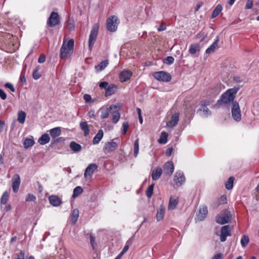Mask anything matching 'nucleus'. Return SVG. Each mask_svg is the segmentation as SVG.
Segmentation results:
<instances>
[{
    "label": "nucleus",
    "mask_w": 259,
    "mask_h": 259,
    "mask_svg": "<svg viewBox=\"0 0 259 259\" xmlns=\"http://www.w3.org/2000/svg\"><path fill=\"white\" fill-rule=\"evenodd\" d=\"M166 29V23L162 21L160 26L157 28V30L159 32H161V31L165 30Z\"/></svg>",
    "instance_id": "8fccbe9b"
},
{
    "label": "nucleus",
    "mask_w": 259,
    "mask_h": 259,
    "mask_svg": "<svg viewBox=\"0 0 259 259\" xmlns=\"http://www.w3.org/2000/svg\"><path fill=\"white\" fill-rule=\"evenodd\" d=\"M174 171V165L172 161L166 162L163 166V171L166 175L171 176Z\"/></svg>",
    "instance_id": "4468645a"
},
{
    "label": "nucleus",
    "mask_w": 259,
    "mask_h": 259,
    "mask_svg": "<svg viewBox=\"0 0 259 259\" xmlns=\"http://www.w3.org/2000/svg\"><path fill=\"white\" fill-rule=\"evenodd\" d=\"M121 105L120 103L116 105H111L109 107H107L105 111L103 109H101L100 111H101V113H119Z\"/></svg>",
    "instance_id": "1a4fd4ad"
},
{
    "label": "nucleus",
    "mask_w": 259,
    "mask_h": 259,
    "mask_svg": "<svg viewBox=\"0 0 259 259\" xmlns=\"http://www.w3.org/2000/svg\"><path fill=\"white\" fill-rule=\"evenodd\" d=\"M228 116V119L227 122H229L233 119L234 121L238 122L241 119V114H225Z\"/></svg>",
    "instance_id": "c756f323"
},
{
    "label": "nucleus",
    "mask_w": 259,
    "mask_h": 259,
    "mask_svg": "<svg viewBox=\"0 0 259 259\" xmlns=\"http://www.w3.org/2000/svg\"><path fill=\"white\" fill-rule=\"evenodd\" d=\"M83 99L86 102H90L92 100V97L90 95L85 94L83 96Z\"/></svg>",
    "instance_id": "680f3d73"
},
{
    "label": "nucleus",
    "mask_w": 259,
    "mask_h": 259,
    "mask_svg": "<svg viewBox=\"0 0 259 259\" xmlns=\"http://www.w3.org/2000/svg\"><path fill=\"white\" fill-rule=\"evenodd\" d=\"M26 114H18L17 120L20 123H24L25 121Z\"/></svg>",
    "instance_id": "09e8293b"
},
{
    "label": "nucleus",
    "mask_w": 259,
    "mask_h": 259,
    "mask_svg": "<svg viewBox=\"0 0 259 259\" xmlns=\"http://www.w3.org/2000/svg\"><path fill=\"white\" fill-rule=\"evenodd\" d=\"M174 62V58L171 56H168L165 58V63L167 64H171Z\"/></svg>",
    "instance_id": "864d4df0"
},
{
    "label": "nucleus",
    "mask_w": 259,
    "mask_h": 259,
    "mask_svg": "<svg viewBox=\"0 0 259 259\" xmlns=\"http://www.w3.org/2000/svg\"><path fill=\"white\" fill-rule=\"evenodd\" d=\"M99 29V25L95 24L91 30L89 38V48L90 50L92 49L94 44L96 40Z\"/></svg>",
    "instance_id": "20e7f679"
},
{
    "label": "nucleus",
    "mask_w": 259,
    "mask_h": 259,
    "mask_svg": "<svg viewBox=\"0 0 259 259\" xmlns=\"http://www.w3.org/2000/svg\"><path fill=\"white\" fill-rule=\"evenodd\" d=\"M5 87L6 88L9 89L12 92H14L15 91V88H14L13 85L10 83H6L5 84Z\"/></svg>",
    "instance_id": "4d7b16f0"
},
{
    "label": "nucleus",
    "mask_w": 259,
    "mask_h": 259,
    "mask_svg": "<svg viewBox=\"0 0 259 259\" xmlns=\"http://www.w3.org/2000/svg\"><path fill=\"white\" fill-rule=\"evenodd\" d=\"M49 200L50 204L54 206H59L62 203L60 199L56 195L50 196L49 198Z\"/></svg>",
    "instance_id": "aec40b11"
},
{
    "label": "nucleus",
    "mask_w": 259,
    "mask_h": 259,
    "mask_svg": "<svg viewBox=\"0 0 259 259\" xmlns=\"http://www.w3.org/2000/svg\"><path fill=\"white\" fill-rule=\"evenodd\" d=\"M219 41V37L217 36L213 42L206 50L205 53L209 54L213 52L215 49L218 48Z\"/></svg>",
    "instance_id": "4be33fe9"
},
{
    "label": "nucleus",
    "mask_w": 259,
    "mask_h": 259,
    "mask_svg": "<svg viewBox=\"0 0 259 259\" xmlns=\"http://www.w3.org/2000/svg\"><path fill=\"white\" fill-rule=\"evenodd\" d=\"M132 239L131 238L127 241L126 244L124 246V247L121 251H122L123 253H125L128 250V249L129 248V246L132 244Z\"/></svg>",
    "instance_id": "de8ad7c7"
},
{
    "label": "nucleus",
    "mask_w": 259,
    "mask_h": 259,
    "mask_svg": "<svg viewBox=\"0 0 259 259\" xmlns=\"http://www.w3.org/2000/svg\"><path fill=\"white\" fill-rule=\"evenodd\" d=\"M208 210L206 206H203L200 209L199 213L197 216V219L198 221H202L204 220L207 214Z\"/></svg>",
    "instance_id": "6ab92c4d"
},
{
    "label": "nucleus",
    "mask_w": 259,
    "mask_h": 259,
    "mask_svg": "<svg viewBox=\"0 0 259 259\" xmlns=\"http://www.w3.org/2000/svg\"><path fill=\"white\" fill-rule=\"evenodd\" d=\"M173 148L172 147H169L165 152V155L167 156H170L172 152Z\"/></svg>",
    "instance_id": "0e129e2a"
},
{
    "label": "nucleus",
    "mask_w": 259,
    "mask_h": 259,
    "mask_svg": "<svg viewBox=\"0 0 259 259\" xmlns=\"http://www.w3.org/2000/svg\"><path fill=\"white\" fill-rule=\"evenodd\" d=\"M132 72L128 70H124L119 74V79L121 82H125L130 79L132 75Z\"/></svg>",
    "instance_id": "2eb2a0df"
},
{
    "label": "nucleus",
    "mask_w": 259,
    "mask_h": 259,
    "mask_svg": "<svg viewBox=\"0 0 259 259\" xmlns=\"http://www.w3.org/2000/svg\"><path fill=\"white\" fill-rule=\"evenodd\" d=\"M139 140L137 139L136 140L134 143V155L136 157L137 156L139 153Z\"/></svg>",
    "instance_id": "c03bdc74"
},
{
    "label": "nucleus",
    "mask_w": 259,
    "mask_h": 259,
    "mask_svg": "<svg viewBox=\"0 0 259 259\" xmlns=\"http://www.w3.org/2000/svg\"><path fill=\"white\" fill-rule=\"evenodd\" d=\"M231 236V232L229 225H226L222 227L221 230L220 240L225 242L228 236Z\"/></svg>",
    "instance_id": "9d476101"
},
{
    "label": "nucleus",
    "mask_w": 259,
    "mask_h": 259,
    "mask_svg": "<svg viewBox=\"0 0 259 259\" xmlns=\"http://www.w3.org/2000/svg\"><path fill=\"white\" fill-rule=\"evenodd\" d=\"M20 177L18 174L14 175L12 178V188L15 193H17L19 189L20 185Z\"/></svg>",
    "instance_id": "ddd939ff"
},
{
    "label": "nucleus",
    "mask_w": 259,
    "mask_h": 259,
    "mask_svg": "<svg viewBox=\"0 0 259 259\" xmlns=\"http://www.w3.org/2000/svg\"><path fill=\"white\" fill-rule=\"evenodd\" d=\"M98 166L95 163L90 164L85 168L84 177L85 178H91L94 172L97 169Z\"/></svg>",
    "instance_id": "9b49d317"
},
{
    "label": "nucleus",
    "mask_w": 259,
    "mask_h": 259,
    "mask_svg": "<svg viewBox=\"0 0 259 259\" xmlns=\"http://www.w3.org/2000/svg\"><path fill=\"white\" fill-rule=\"evenodd\" d=\"M20 80L22 82H26V80L25 75L24 74H22V73L20 75Z\"/></svg>",
    "instance_id": "338daca9"
},
{
    "label": "nucleus",
    "mask_w": 259,
    "mask_h": 259,
    "mask_svg": "<svg viewBox=\"0 0 259 259\" xmlns=\"http://www.w3.org/2000/svg\"><path fill=\"white\" fill-rule=\"evenodd\" d=\"M36 199V197L35 196H34L32 194H29L26 199V201L27 202L32 201H35Z\"/></svg>",
    "instance_id": "5fc2aeb1"
},
{
    "label": "nucleus",
    "mask_w": 259,
    "mask_h": 259,
    "mask_svg": "<svg viewBox=\"0 0 259 259\" xmlns=\"http://www.w3.org/2000/svg\"><path fill=\"white\" fill-rule=\"evenodd\" d=\"M154 187V184L153 183L150 185L146 191V195L148 198H150L153 194V189Z\"/></svg>",
    "instance_id": "a18cd8bd"
},
{
    "label": "nucleus",
    "mask_w": 259,
    "mask_h": 259,
    "mask_svg": "<svg viewBox=\"0 0 259 259\" xmlns=\"http://www.w3.org/2000/svg\"><path fill=\"white\" fill-rule=\"evenodd\" d=\"M70 148L74 152H78L81 150V145L73 141L70 143Z\"/></svg>",
    "instance_id": "7c9ffc66"
},
{
    "label": "nucleus",
    "mask_w": 259,
    "mask_h": 259,
    "mask_svg": "<svg viewBox=\"0 0 259 259\" xmlns=\"http://www.w3.org/2000/svg\"><path fill=\"white\" fill-rule=\"evenodd\" d=\"M165 212V208L164 206L161 205L157 210L156 215V220L160 222L163 220Z\"/></svg>",
    "instance_id": "a211bd4d"
},
{
    "label": "nucleus",
    "mask_w": 259,
    "mask_h": 259,
    "mask_svg": "<svg viewBox=\"0 0 259 259\" xmlns=\"http://www.w3.org/2000/svg\"><path fill=\"white\" fill-rule=\"evenodd\" d=\"M210 105V102L209 101H202L200 103L199 108L197 109V112H203L207 113L209 111L207 106H209Z\"/></svg>",
    "instance_id": "dca6fc26"
},
{
    "label": "nucleus",
    "mask_w": 259,
    "mask_h": 259,
    "mask_svg": "<svg viewBox=\"0 0 259 259\" xmlns=\"http://www.w3.org/2000/svg\"><path fill=\"white\" fill-rule=\"evenodd\" d=\"M231 215L230 212L226 210L220 214L216 218V222L220 224H225L229 223L230 220Z\"/></svg>",
    "instance_id": "423d86ee"
},
{
    "label": "nucleus",
    "mask_w": 259,
    "mask_h": 259,
    "mask_svg": "<svg viewBox=\"0 0 259 259\" xmlns=\"http://www.w3.org/2000/svg\"><path fill=\"white\" fill-rule=\"evenodd\" d=\"M179 120V114H172L171 120L166 121V126L170 128L174 127L178 124Z\"/></svg>",
    "instance_id": "f3484780"
},
{
    "label": "nucleus",
    "mask_w": 259,
    "mask_h": 259,
    "mask_svg": "<svg viewBox=\"0 0 259 259\" xmlns=\"http://www.w3.org/2000/svg\"><path fill=\"white\" fill-rule=\"evenodd\" d=\"M9 197V193L7 191H5L1 199V203L3 204H6L7 202L8 199Z\"/></svg>",
    "instance_id": "37998d69"
},
{
    "label": "nucleus",
    "mask_w": 259,
    "mask_h": 259,
    "mask_svg": "<svg viewBox=\"0 0 259 259\" xmlns=\"http://www.w3.org/2000/svg\"><path fill=\"white\" fill-rule=\"evenodd\" d=\"M223 10V7L221 5H218L217 7L214 9L212 15H211V18H214L217 16H218L220 13L222 12Z\"/></svg>",
    "instance_id": "72a5a7b5"
},
{
    "label": "nucleus",
    "mask_w": 259,
    "mask_h": 259,
    "mask_svg": "<svg viewBox=\"0 0 259 259\" xmlns=\"http://www.w3.org/2000/svg\"><path fill=\"white\" fill-rule=\"evenodd\" d=\"M74 41L73 39H69L67 44L63 42L60 50V58L61 59H66L68 54L72 52L74 48Z\"/></svg>",
    "instance_id": "f03ea898"
},
{
    "label": "nucleus",
    "mask_w": 259,
    "mask_h": 259,
    "mask_svg": "<svg viewBox=\"0 0 259 259\" xmlns=\"http://www.w3.org/2000/svg\"><path fill=\"white\" fill-rule=\"evenodd\" d=\"M162 174V170L160 167L154 169L151 174V177L153 181H156L160 178Z\"/></svg>",
    "instance_id": "5701e85b"
},
{
    "label": "nucleus",
    "mask_w": 259,
    "mask_h": 259,
    "mask_svg": "<svg viewBox=\"0 0 259 259\" xmlns=\"http://www.w3.org/2000/svg\"><path fill=\"white\" fill-rule=\"evenodd\" d=\"M34 144V141L32 139L27 138L23 143L24 147L25 148H28L32 146Z\"/></svg>",
    "instance_id": "e433bc0d"
},
{
    "label": "nucleus",
    "mask_w": 259,
    "mask_h": 259,
    "mask_svg": "<svg viewBox=\"0 0 259 259\" xmlns=\"http://www.w3.org/2000/svg\"><path fill=\"white\" fill-rule=\"evenodd\" d=\"M249 242V238L248 236L243 235L241 239L240 243L242 247H245Z\"/></svg>",
    "instance_id": "58836bf2"
},
{
    "label": "nucleus",
    "mask_w": 259,
    "mask_h": 259,
    "mask_svg": "<svg viewBox=\"0 0 259 259\" xmlns=\"http://www.w3.org/2000/svg\"><path fill=\"white\" fill-rule=\"evenodd\" d=\"M119 21L118 18L115 16L109 17L106 21V26L108 30L111 32H115L118 27Z\"/></svg>",
    "instance_id": "7ed1b4c3"
},
{
    "label": "nucleus",
    "mask_w": 259,
    "mask_h": 259,
    "mask_svg": "<svg viewBox=\"0 0 259 259\" xmlns=\"http://www.w3.org/2000/svg\"><path fill=\"white\" fill-rule=\"evenodd\" d=\"M253 6L252 0H247L245 8V9H250Z\"/></svg>",
    "instance_id": "603ef678"
},
{
    "label": "nucleus",
    "mask_w": 259,
    "mask_h": 259,
    "mask_svg": "<svg viewBox=\"0 0 259 259\" xmlns=\"http://www.w3.org/2000/svg\"><path fill=\"white\" fill-rule=\"evenodd\" d=\"M79 217V210L78 209L75 208L73 210L71 213V218L70 220L71 224L74 225L78 220Z\"/></svg>",
    "instance_id": "b1692460"
},
{
    "label": "nucleus",
    "mask_w": 259,
    "mask_h": 259,
    "mask_svg": "<svg viewBox=\"0 0 259 259\" xmlns=\"http://www.w3.org/2000/svg\"><path fill=\"white\" fill-rule=\"evenodd\" d=\"M60 23V17L57 12H52L47 21V24L51 27H55Z\"/></svg>",
    "instance_id": "0eeeda50"
},
{
    "label": "nucleus",
    "mask_w": 259,
    "mask_h": 259,
    "mask_svg": "<svg viewBox=\"0 0 259 259\" xmlns=\"http://www.w3.org/2000/svg\"><path fill=\"white\" fill-rule=\"evenodd\" d=\"M120 114H114L112 120L114 123H116L119 120V119L120 118Z\"/></svg>",
    "instance_id": "052dcab7"
},
{
    "label": "nucleus",
    "mask_w": 259,
    "mask_h": 259,
    "mask_svg": "<svg viewBox=\"0 0 259 259\" xmlns=\"http://www.w3.org/2000/svg\"><path fill=\"white\" fill-rule=\"evenodd\" d=\"M80 127L83 132L84 136H87L90 133L89 125L86 121H82L80 123Z\"/></svg>",
    "instance_id": "bb28decb"
},
{
    "label": "nucleus",
    "mask_w": 259,
    "mask_h": 259,
    "mask_svg": "<svg viewBox=\"0 0 259 259\" xmlns=\"http://www.w3.org/2000/svg\"><path fill=\"white\" fill-rule=\"evenodd\" d=\"M74 21L73 19L69 18L66 22V28L68 30L71 31L74 29Z\"/></svg>",
    "instance_id": "4c0bfd02"
},
{
    "label": "nucleus",
    "mask_w": 259,
    "mask_h": 259,
    "mask_svg": "<svg viewBox=\"0 0 259 259\" xmlns=\"http://www.w3.org/2000/svg\"><path fill=\"white\" fill-rule=\"evenodd\" d=\"M119 142L118 138L112 139L111 141L105 143L104 148L107 152H113L117 148Z\"/></svg>",
    "instance_id": "6e6552de"
},
{
    "label": "nucleus",
    "mask_w": 259,
    "mask_h": 259,
    "mask_svg": "<svg viewBox=\"0 0 259 259\" xmlns=\"http://www.w3.org/2000/svg\"><path fill=\"white\" fill-rule=\"evenodd\" d=\"M46 61V56L44 54H41L38 59V62L39 63H42Z\"/></svg>",
    "instance_id": "13d9d810"
},
{
    "label": "nucleus",
    "mask_w": 259,
    "mask_h": 259,
    "mask_svg": "<svg viewBox=\"0 0 259 259\" xmlns=\"http://www.w3.org/2000/svg\"><path fill=\"white\" fill-rule=\"evenodd\" d=\"M168 134L165 132H162L161 134L160 138L158 139V143L161 144H165L167 142Z\"/></svg>",
    "instance_id": "2f4dec72"
},
{
    "label": "nucleus",
    "mask_w": 259,
    "mask_h": 259,
    "mask_svg": "<svg viewBox=\"0 0 259 259\" xmlns=\"http://www.w3.org/2000/svg\"><path fill=\"white\" fill-rule=\"evenodd\" d=\"M25 253L23 251H21L19 252L16 253V257L14 259H24Z\"/></svg>",
    "instance_id": "3c124183"
},
{
    "label": "nucleus",
    "mask_w": 259,
    "mask_h": 259,
    "mask_svg": "<svg viewBox=\"0 0 259 259\" xmlns=\"http://www.w3.org/2000/svg\"><path fill=\"white\" fill-rule=\"evenodd\" d=\"M211 259H223V255L222 253L215 254Z\"/></svg>",
    "instance_id": "bf43d9fd"
},
{
    "label": "nucleus",
    "mask_w": 259,
    "mask_h": 259,
    "mask_svg": "<svg viewBox=\"0 0 259 259\" xmlns=\"http://www.w3.org/2000/svg\"><path fill=\"white\" fill-rule=\"evenodd\" d=\"M82 191L83 189L80 186H77L75 187L73 190L72 197H77L79 195H80L82 192Z\"/></svg>",
    "instance_id": "a19ab883"
},
{
    "label": "nucleus",
    "mask_w": 259,
    "mask_h": 259,
    "mask_svg": "<svg viewBox=\"0 0 259 259\" xmlns=\"http://www.w3.org/2000/svg\"><path fill=\"white\" fill-rule=\"evenodd\" d=\"M104 133L102 130H99L97 134L93 138V143L94 145H97L99 143L100 141L103 137Z\"/></svg>",
    "instance_id": "393cba45"
},
{
    "label": "nucleus",
    "mask_w": 259,
    "mask_h": 259,
    "mask_svg": "<svg viewBox=\"0 0 259 259\" xmlns=\"http://www.w3.org/2000/svg\"><path fill=\"white\" fill-rule=\"evenodd\" d=\"M117 89V85L112 83L109 84L108 87L106 89L105 96L108 97L113 95L116 92Z\"/></svg>",
    "instance_id": "412c9836"
},
{
    "label": "nucleus",
    "mask_w": 259,
    "mask_h": 259,
    "mask_svg": "<svg viewBox=\"0 0 259 259\" xmlns=\"http://www.w3.org/2000/svg\"><path fill=\"white\" fill-rule=\"evenodd\" d=\"M178 203V201L177 199H174L171 197L170 198L169 200V203L168 205V209L169 210H173L174 209Z\"/></svg>",
    "instance_id": "473e14b6"
},
{
    "label": "nucleus",
    "mask_w": 259,
    "mask_h": 259,
    "mask_svg": "<svg viewBox=\"0 0 259 259\" xmlns=\"http://www.w3.org/2000/svg\"><path fill=\"white\" fill-rule=\"evenodd\" d=\"M108 64V60H104L100 62L95 68L98 71H101L105 68Z\"/></svg>",
    "instance_id": "f704fd0d"
},
{
    "label": "nucleus",
    "mask_w": 259,
    "mask_h": 259,
    "mask_svg": "<svg viewBox=\"0 0 259 259\" xmlns=\"http://www.w3.org/2000/svg\"><path fill=\"white\" fill-rule=\"evenodd\" d=\"M49 132L51 137L53 138H55L59 136L61 134V130L60 127H56L52 128L49 131Z\"/></svg>",
    "instance_id": "c85d7f7f"
},
{
    "label": "nucleus",
    "mask_w": 259,
    "mask_h": 259,
    "mask_svg": "<svg viewBox=\"0 0 259 259\" xmlns=\"http://www.w3.org/2000/svg\"><path fill=\"white\" fill-rule=\"evenodd\" d=\"M238 90L239 89L237 88L228 89L221 95L220 99L218 100L217 104L218 106H221L232 102Z\"/></svg>",
    "instance_id": "f257e3e1"
},
{
    "label": "nucleus",
    "mask_w": 259,
    "mask_h": 259,
    "mask_svg": "<svg viewBox=\"0 0 259 259\" xmlns=\"http://www.w3.org/2000/svg\"><path fill=\"white\" fill-rule=\"evenodd\" d=\"M0 97L3 100H5L7 98V95L5 92L1 89H0Z\"/></svg>",
    "instance_id": "e2e57ef3"
},
{
    "label": "nucleus",
    "mask_w": 259,
    "mask_h": 259,
    "mask_svg": "<svg viewBox=\"0 0 259 259\" xmlns=\"http://www.w3.org/2000/svg\"><path fill=\"white\" fill-rule=\"evenodd\" d=\"M174 181L177 186H180L185 182V177L181 172H176Z\"/></svg>",
    "instance_id": "f8f14e48"
},
{
    "label": "nucleus",
    "mask_w": 259,
    "mask_h": 259,
    "mask_svg": "<svg viewBox=\"0 0 259 259\" xmlns=\"http://www.w3.org/2000/svg\"><path fill=\"white\" fill-rule=\"evenodd\" d=\"M123 129L122 130V134L125 135L129 128V124L128 122L125 121L122 123Z\"/></svg>",
    "instance_id": "49530a36"
},
{
    "label": "nucleus",
    "mask_w": 259,
    "mask_h": 259,
    "mask_svg": "<svg viewBox=\"0 0 259 259\" xmlns=\"http://www.w3.org/2000/svg\"><path fill=\"white\" fill-rule=\"evenodd\" d=\"M234 181V178L231 177L228 179V181L225 183V187L227 190H231L233 187V183Z\"/></svg>",
    "instance_id": "c9c22d12"
},
{
    "label": "nucleus",
    "mask_w": 259,
    "mask_h": 259,
    "mask_svg": "<svg viewBox=\"0 0 259 259\" xmlns=\"http://www.w3.org/2000/svg\"><path fill=\"white\" fill-rule=\"evenodd\" d=\"M200 51V45L199 44H193L190 46L189 52L191 55L196 54Z\"/></svg>",
    "instance_id": "cd10ccee"
},
{
    "label": "nucleus",
    "mask_w": 259,
    "mask_h": 259,
    "mask_svg": "<svg viewBox=\"0 0 259 259\" xmlns=\"http://www.w3.org/2000/svg\"><path fill=\"white\" fill-rule=\"evenodd\" d=\"M109 83L106 81H103L99 83V87L101 89H104L106 90V89L108 87Z\"/></svg>",
    "instance_id": "6e6d98bb"
},
{
    "label": "nucleus",
    "mask_w": 259,
    "mask_h": 259,
    "mask_svg": "<svg viewBox=\"0 0 259 259\" xmlns=\"http://www.w3.org/2000/svg\"><path fill=\"white\" fill-rule=\"evenodd\" d=\"M50 138L48 134H44L38 139V142L41 145H45L50 142Z\"/></svg>",
    "instance_id": "a878e982"
},
{
    "label": "nucleus",
    "mask_w": 259,
    "mask_h": 259,
    "mask_svg": "<svg viewBox=\"0 0 259 259\" xmlns=\"http://www.w3.org/2000/svg\"><path fill=\"white\" fill-rule=\"evenodd\" d=\"M203 5V3L202 2H200L196 6V8H195V12H197L199 10V9H200V7H202V6Z\"/></svg>",
    "instance_id": "774afa93"
},
{
    "label": "nucleus",
    "mask_w": 259,
    "mask_h": 259,
    "mask_svg": "<svg viewBox=\"0 0 259 259\" xmlns=\"http://www.w3.org/2000/svg\"><path fill=\"white\" fill-rule=\"evenodd\" d=\"M95 241V238L94 236H93L92 235H91L90 236V243H91V244L93 248H94Z\"/></svg>",
    "instance_id": "69168bd1"
},
{
    "label": "nucleus",
    "mask_w": 259,
    "mask_h": 259,
    "mask_svg": "<svg viewBox=\"0 0 259 259\" xmlns=\"http://www.w3.org/2000/svg\"><path fill=\"white\" fill-rule=\"evenodd\" d=\"M153 76L155 79L160 81L168 82L171 79L170 74L163 71L155 72Z\"/></svg>",
    "instance_id": "39448f33"
},
{
    "label": "nucleus",
    "mask_w": 259,
    "mask_h": 259,
    "mask_svg": "<svg viewBox=\"0 0 259 259\" xmlns=\"http://www.w3.org/2000/svg\"><path fill=\"white\" fill-rule=\"evenodd\" d=\"M40 68V67L38 66L33 70L32 75L34 79H38L40 77L41 74L39 72Z\"/></svg>",
    "instance_id": "79ce46f5"
},
{
    "label": "nucleus",
    "mask_w": 259,
    "mask_h": 259,
    "mask_svg": "<svg viewBox=\"0 0 259 259\" xmlns=\"http://www.w3.org/2000/svg\"><path fill=\"white\" fill-rule=\"evenodd\" d=\"M231 110L232 113H240V109L238 102H235L233 103Z\"/></svg>",
    "instance_id": "ea45409f"
}]
</instances>
